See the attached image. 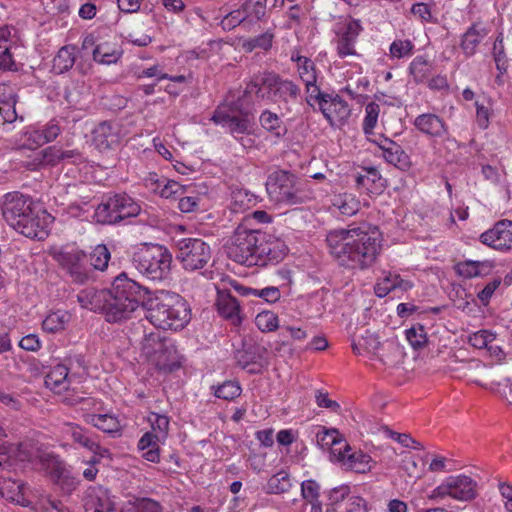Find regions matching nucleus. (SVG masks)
Instances as JSON below:
<instances>
[{
	"mask_svg": "<svg viewBox=\"0 0 512 512\" xmlns=\"http://www.w3.org/2000/svg\"><path fill=\"white\" fill-rule=\"evenodd\" d=\"M141 285L128 278L125 272L115 277L110 289L82 290L77 299L82 308L111 315L114 320H127L134 314L140 320H191L196 317L188 301L179 294L164 300L140 303Z\"/></svg>",
	"mask_w": 512,
	"mask_h": 512,
	"instance_id": "nucleus-1",
	"label": "nucleus"
},
{
	"mask_svg": "<svg viewBox=\"0 0 512 512\" xmlns=\"http://www.w3.org/2000/svg\"><path fill=\"white\" fill-rule=\"evenodd\" d=\"M330 254L349 269L371 267L381 249V233L369 223L351 224L347 228L330 230L326 235Z\"/></svg>",
	"mask_w": 512,
	"mask_h": 512,
	"instance_id": "nucleus-2",
	"label": "nucleus"
},
{
	"mask_svg": "<svg viewBox=\"0 0 512 512\" xmlns=\"http://www.w3.org/2000/svg\"><path fill=\"white\" fill-rule=\"evenodd\" d=\"M1 211L7 224L23 236L39 241L48 237L53 218L46 211L34 213L29 196L16 191L5 194Z\"/></svg>",
	"mask_w": 512,
	"mask_h": 512,
	"instance_id": "nucleus-3",
	"label": "nucleus"
},
{
	"mask_svg": "<svg viewBox=\"0 0 512 512\" xmlns=\"http://www.w3.org/2000/svg\"><path fill=\"white\" fill-rule=\"evenodd\" d=\"M184 323L174 326L173 322H160L150 331L144 330L142 354L149 365L163 375L171 374L182 367L184 357L178 352L174 343L165 336V331H180Z\"/></svg>",
	"mask_w": 512,
	"mask_h": 512,
	"instance_id": "nucleus-4",
	"label": "nucleus"
},
{
	"mask_svg": "<svg viewBox=\"0 0 512 512\" xmlns=\"http://www.w3.org/2000/svg\"><path fill=\"white\" fill-rule=\"evenodd\" d=\"M250 95L271 101L291 111V106L301 100V88L293 80L282 78L275 72L263 71L253 75L247 83L244 96Z\"/></svg>",
	"mask_w": 512,
	"mask_h": 512,
	"instance_id": "nucleus-5",
	"label": "nucleus"
},
{
	"mask_svg": "<svg viewBox=\"0 0 512 512\" xmlns=\"http://www.w3.org/2000/svg\"><path fill=\"white\" fill-rule=\"evenodd\" d=\"M171 263V253L161 245L144 244L137 248L132 256L133 267L148 280L154 282L168 278Z\"/></svg>",
	"mask_w": 512,
	"mask_h": 512,
	"instance_id": "nucleus-6",
	"label": "nucleus"
},
{
	"mask_svg": "<svg viewBox=\"0 0 512 512\" xmlns=\"http://www.w3.org/2000/svg\"><path fill=\"white\" fill-rule=\"evenodd\" d=\"M260 237H264V232L239 225L227 246L228 258L247 267L255 266L258 261L256 250L261 242Z\"/></svg>",
	"mask_w": 512,
	"mask_h": 512,
	"instance_id": "nucleus-7",
	"label": "nucleus"
},
{
	"mask_svg": "<svg viewBox=\"0 0 512 512\" xmlns=\"http://www.w3.org/2000/svg\"><path fill=\"white\" fill-rule=\"evenodd\" d=\"M247 97L243 94L232 106L218 107L212 116V121L226 128L235 139L245 134L249 135L253 129L254 123L250 112L241 108Z\"/></svg>",
	"mask_w": 512,
	"mask_h": 512,
	"instance_id": "nucleus-8",
	"label": "nucleus"
},
{
	"mask_svg": "<svg viewBox=\"0 0 512 512\" xmlns=\"http://www.w3.org/2000/svg\"><path fill=\"white\" fill-rule=\"evenodd\" d=\"M266 190L271 200L288 205L304 201L297 176L286 170H277L268 176Z\"/></svg>",
	"mask_w": 512,
	"mask_h": 512,
	"instance_id": "nucleus-9",
	"label": "nucleus"
},
{
	"mask_svg": "<svg viewBox=\"0 0 512 512\" xmlns=\"http://www.w3.org/2000/svg\"><path fill=\"white\" fill-rule=\"evenodd\" d=\"M176 259L186 271L205 268L211 260V248L200 238H182L176 242Z\"/></svg>",
	"mask_w": 512,
	"mask_h": 512,
	"instance_id": "nucleus-10",
	"label": "nucleus"
},
{
	"mask_svg": "<svg viewBox=\"0 0 512 512\" xmlns=\"http://www.w3.org/2000/svg\"><path fill=\"white\" fill-rule=\"evenodd\" d=\"M52 256L73 283L83 285L93 278L92 268L87 265V255L82 250L60 249Z\"/></svg>",
	"mask_w": 512,
	"mask_h": 512,
	"instance_id": "nucleus-11",
	"label": "nucleus"
},
{
	"mask_svg": "<svg viewBox=\"0 0 512 512\" xmlns=\"http://www.w3.org/2000/svg\"><path fill=\"white\" fill-rule=\"evenodd\" d=\"M477 496V482L466 475L449 476L430 495L431 499L451 497L459 501H471Z\"/></svg>",
	"mask_w": 512,
	"mask_h": 512,
	"instance_id": "nucleus-12",
	"label": "nucleus"
},
{
	"mask_svg": "<svg viewBox=\"0 0 512 512\" xmlns=\"http://www.w3.org/2000/svg\"><path fill=\"white\" fill-rule=\"evenodd\" d=\"M369 141L381 150V155L387 163L402 171H408L411 168L412 162L409 155L392 139L380 134L369 138Z\"/></svg>",
	"mask_w": 512,
	"mask_h": 512,
	"instance_id": "nucleus-13",
	"label": "nucleus"
},
{
	"mask_svg": "<svg viewBox=\"0 0 512 512\" xmlns=\"http://www.w3.org/2000/svg\"><path fill=\"white\" fill-rule=\"evenodd\" d=\"M362 29L360 21L356 19H348L338 28L335 45L340 58L357 55L355 44Z\"/></svg>",
	"mask_w": 512,
	"mask_h": 512,
	"instance_id": "nucleus-14",
	"label": "nucleus"
},
{
	"mask_svg": "<svg viewBox=\"0 0 512 512\" xmlns=\"http://www.w3.org/2000/svg\"><path fill=\"white\" fill-rule=\"evenodd\" d=\"M332 456L335 460L347 469L356 473H366L372 468L371 457L362 451H352L348 443H343V448H335L332 451Z\"/></svg>",
	"mask_w": 512,
	"mask_h": 512,
	"instance_id": "nucleus-15",
	"label": "nucleus"
},
{
	"mask_svg": "<svg viewBox=\"0 0 512 512\" xmlns=\"http://www.w3.org/2000/svg\"><path fill=\"white\" fill-rule=\"evenodd\" d=\"M261 242L256 254L257 264L255 266H266L280 262L287 254L288 248L285 243L264 232V237H260Z\"/></svg>",
	"mask_w": 512,
	"mask_h": 512,
	"instance_id": "nucleus-16",
	"label": "nucleus"
},
{
	"mask_svg": "<svg viewBox=\"0 0 512 512\" xmlns=\"http://www.w3.org/2000/svg\"><path fill=\"white\" fill-rule=\"evenodd\" d=\"M480 241L496 250H508L512 247V221L503 219L480 235Z\"/></svg>",
	"mask_w": 512,
	"mask_h": 512,
	"instance_id": "nucleus-17",
	"label": "nucleus"
},
{
	"mask_svg": "<svg viewBox=\"0 0 512 512\" xmlns=\"http://www.w3.org/2000/svg\"><path fill=\"white\" fill-rule=\"evenodd\" d=\"M319 110L331 126L344 125L351 115L348 103L337 94H329Z\"/></svg>",
	"mask_w": 512,
	"mask_h": 512,
	"instance_id": "nucleus-18",
	"label": "nucleus"
},
{
	"mask_svg": "<svg viewBox=\"0 0 512 512\" xmlns=\"http://www.w3.org/2000/svg\"><path fill=\"white\" fill-rule=\"evenodd\" d=\"M355 186L360 193L379 195L386 187V179L375 167H362L355 175Z\"/></svg>",
	"mask_w": 512,
	"mask_h": 512,
	"instance_id": "nucleus-19",
	"label": "nucleus"
},
{
	"mask_svg": "<svg viewBox=\"0 0 512 512\" xmlns=\"http://www.w3.org/2000/svg\"><path fill=\"white\" fill-rule=\"evenodd\" d=\"M86 512H116L114 497L102 486L90 487L84 497Z\"/></svg>",
	"mask_w": 512,
	"mask_h": 512,
	"instance_id": "nucleus-20",
	"label": "nucleus"
},
{
	"mask_svg": "<svg viewBox=\"0 0 512 512\" xmlns=\"http://www.w3.org/2000/svg\"><path fill=\"white\" fill-rule=\"evenodd\" d=\"M368 322H362L354 333L352 348L353 352L358 355L367 354L369 359H373V355L382 345L375 332H371L367 328Z\"/></svg>",
	"mask_w": 512,
	"mask_h": 512,
	"instance_id": "nucleus-21",
	"label": "nucleus"
},
{
	"mask_svg": "<svg viewBox=\"0 0 512 512\" xmlns=\"http://www.w3.org/2000/svg\"><path fill=\"white\" fill-rule=\"evenodd\" d=\"M437 331L432 322H415L404 331L405 338L414 350H420L433 341Z\"/></svg>",
	"mask_w": 512,
	"mask_h": 512,
	"instance_id": "nucleus-22",
	"label": "nucleus"
},
{
	"mask_svg": "<svg viewBox=\"0 0 512 512\" xmlns=\"http://www.w3.org/2000/svg\"><path fill=\"white\" fill-rule=\"evenodd\" d=\"M489 30L480 22L473 23L462 34L460 40V49L465 57L470 58L477 53L479 45L487 37Z\"/></svg>",
	"mask_w": 512,
	"mask_h": 512,
	"instance_id": "nucleus-23",
	"label": "nucleus"
},
{
	"mask_svg": "<svg viewBox=\"0 0 512 512\" xmlns=\"http://www.w3.org/2000/svg\"><path fill=\"white\" fill-rule=\"evenodd\" d=\"M413 287L411 281L403 279L399 274L393 272H383V276L380 277L375 286V295L379 298L387 296L390 292L395 290L408 291Z\"/></svg>",
	"mask_w": 512,
	"mask_h": 512,
	"instance_id": "nucleus-24",
	"label": "nucleus"
},
{
	"mask_svg": "<svg viewBox=\"0 0 512 512\" xmlns=\"http://www.w3.org/2000/svg\"><path fill=\"white\" fill-rule=\"evenodd\" d=\"M414 126L423 134L440 138L447 133V126L442 118L433 113H424L417 116Z\"/></svg>",
	"mask_w": 512,
	"mask_h": 512,
	"instance_id": "nucleus-25",
	"label": "nucleus"
},
{
	"mask_svg": "<svg viewBox=\"0 0 512 512\" xmlns=\"http://www.w3.org/2000/svg\"><path fill=\"white\" fill-rule=\"evenodd\" d=\"M405 352L403 347L393 340L382 343L380 348L373 355L372 360H378L385 366L393 367L403 361Z\"/></svg>",
	"mask_w": 512,
	"mask_h": 512,
	"instance_id": "nucleus-26",
	"label": "nucleus"
},
{
	"mask_svg": "<svg viewBox=\"0 0 512 512\" xmlns=\"http://www.w3.org/2000/svg\"><path fill=\"white\" fill-rule=\"evenodd\" d=\"M215 306L220 317L227 320H241L240 304L228 291L217 290Z\"/></svg>",
	"mask_w": 512,
	"mask_h": 512,
	"instance_id": "nucleus-27",
	"label": "nucleus"
},
{
	"mask_svg": "<svg viewBox=\"0 0 512 512\" xmlns=\"http://www.w3.org/2000/svg\"><path fill=\"white\" fill-rule=\"evenodd\" d=\"M84 420L86 423L93 425L97 429L108 434H119L121 425L118 418L112 414L101 413H85Z\"/></svg>",
	"mask_w": 512,
	"mask_h": 512,
	"instance_id": "nucleus-28",
	"label": "nucleus"
},
{
	"mask_svg": "<svg viewBox=\"0 0 512 512\" xmlns=\"http://www.w3.org/2000/svg\"><path fill=\"white\" fill-rule=\"evenodd\" d=\"M69 367L67 364H57L45 377V385L56 393L68 389L70 383Z\"/></svg>",
	"mask_w": 512,
	"mask_h": 512,
	"instance_id": "nucleus-29",
	"label": "nucleus"
},
{
	"mask_svg": "<svg viewBox=\"0 0 512 512\" xmlns=\"http://www.w3.org/2000/svg\"><path fill=\"white\" fill-rule=\"evenodd\" d=\"M122 56V51L117 45L110 41L100 40L98 45L92 51V58L95 62L104 65H111L118 62Z\"/></svg>",
	"mask_w": 512,
	"mask_h": 512,
	"instance_id": "nucleus-30",
	"label": "nucleus"
},
{
	"mask_svg": "<svg viewBox=\"0 0 512 512\" xmlns=\"http://www.w3.org/2000/svg\"><path fill=\"white\" fill-rule=\"evenodd\" d=\"M290 59L296 63V71L302 83L313 81V79L319 80L320 72L310 58L301 55L299 51H293Z\"/></svg>",
	"mask_w": 512,
	"mask_h": 512,
	"instance_id": "nucleus-31",
	"label": "nucleus"
},
{
	"mask_svg": "<svg viewBox=\"0 0 512 512\" xmlns=\"http://www.w3.org/2000/svg\"><path fill=\"white\" fill-rule=\"evenodd\" d=\"M112 199L113 208H116V212L119 214V221L139 215L140 205L126 193L115 194Z\"/></svg>",
	"mask_w": 512,
	"mask_h": 512,
	"instance_id": "nucleus-32",
	"label": "nucleus"
},
{
	"mask_svg": "<svg viewBox=\"0 0 512 512\" xmlns=\"http://www.w3.org/2000/svg\"><path fill=\"white\" fill-rule=\"evenodd\" d=\"M118 134L108 122L100 123L93 130V140L99 149H110L118 143Z\"/></svg>",
	"mask_w": 512,
	"mask_h": 512,
	"instance_id": "nucleus-33",
	"label": "nucleus"
},
{
	"mask_svg": "<svg viewBox=\"0 0 512 512\" xmlns=\"http://www.w3.org/2000/svg\"><path fill=\"white\" fill-rule=\"evenodd\" d=\"M246 23L252 29L253 25L261 21L267 12V0H246L240 7Z\"/></svg>",
	"mask_w": 512,
	"mask_h": 512,
	"instance_id": "nucleus-34",
	"label": "nucleus"
},
{
	"mask_svg": "<svg viewBox=\"0 0 512 512\" xmlns=\"http://www.w3.org/2000/svg\"><path fill=\"white\" fill-rule=\"evenodd\" d=\"M257 203V196L242 187L231 190V209L234 212H243Z\"/></svg>",
	"mask_w": 512,
	"mask_h": 512,
	"instance_id": "nucleus-35",
	"label": "nucleus"
},
{
	"mask_svg": "<svg viewBox=\"0 0 512 512\" xmlns=\"http://www.w3.org/2000/svg\"><path fill=\"white\" fill-rule=\"evenodd\" d=\"M433 70V64L424 56H416L409 65V74L417 84L429 80Z\"/></svg>",
	"mask_w": 512,
	"mask_h": 512,
	"instance_id": "nucleus-36",
	"label": "nucleus"
},
{
	"mask_svg": "<svg viewBox=\"0 0 512 512\" xmlns=\"http://www.w3.org/2000/svg\"><path fill=\"white\" fill-rule=\"evenodd\" d=\"M0 494L8 501L22 503L24 501L23 483L19 480L2 477L0 479Z\"/></svg>",
	"mask_w": 512,
	"mask_h": 512,
	"instance_id": "nucleus-37",
	"label": "nucleus"
},
{
	"mask_svg": "<svg viewBox=\"0 0 512 512\" xmlns=\"http://www.w3.org/2000/svg\"><path fill=\"white\" fill-rule=\"evenodd\" d=\"M331 202L333 207L346 216H352L360 209L359 200L350 193L334 195Z\"/></svg>",
	"mask_w": 512,
	"mask_h": 512,
	"instance_id": "nucleus-38",
	"label": "nucleus"
},
{
	"mask_svg": "<svg viewBox=\"0 0 512 512\" xmlns=\"http://www.w3.org/2000/svg\"><path fill=\"white\" fill-rule=\"evenodd\" d=\"M66 433L71 436L74 442L93 453H97L101 449V446L89 437L87 431L77 424H67Z\"/></svg>",
	"mask_w": 512,
	"mask_h": 512,
	"instance_id": "nucleus-39",
	"label": "nucleus"
},
{
	"mask_svg": "<svg viewBox=\"0 0 512 512\" xmlns=\"http://www.w3.org/2000/svg\"><path fill=\"white\" fill-rule=\"evenodd\" d=\"M259 122L262 128L272 133L276 137H281L286 133V127L280 117L270 110H264L260 117Z\"/></svg>",
	"mask_w": 512,
	"mask_h": 512,
	"instance_id": "nucleus-40",
	"label": "nucleus"
},
{
	"mask_svg": "<svg viewBox=\"0 0 512 512\" xmlns=\"http://www.w3.org/2000/svg\"><path fill=\"white\" fill-rule=\"evenodd\" d=\"M113 204L112 197H109L97 205L94 216L98 223L114 224L119 222V214L116 212V208H113Z\"/></svg>",
	"mask_w": 512,
	"mask_h": 512,
	"instance_id": "nucleus-41",
	"label": "nucleus"
},
{
	"mask_svg": "<svg viewBox=\"0 0 512 512\" xmlns=\"http://www.w3.org/2000/svg\"><path fill=\"white\" fill-rule=\"evenodd\" d=\"M234 287L242 295H253V296H256V297H259V298L265 300L268 303H275L281 297V293H280L279 289L274 286L265 287L263 289L241 287L239 285H235Z\"/></svg>",
	"mask_w": 512,
	"mask_h": 512,
	"instance_id": "nucleus-42",
	"label": "nucleus"
},
{
	"mask_svg": "<svg viewBox=\"0 0 512 512\" xmlns=\"http://www.w3.org/2000/svg\"><path fill=\"white\" fill-rule=\"evenodd\" d=\"M75 63V56L71 48L62 47L53 59V71L57 74H63L70 70Z\"/></svg>",
	"mask_w": 512,
	"mask_h": 512,
	"instance_id": "nucleus-43",
	"label": "nucleus"
},
{
	"mask_svg": "<svg viewBox=\"0 0 512 512\" xmlns=\"http://www.w3.org/2000/svg\"><path fill=\"white\" fill-rule=\"evenodd\" d=\"M292 487L289 474L286 471H279L267 482L266 492L269 494H282L288 492Z\"/></svg>",
	"mask_w": 512,
	"mask_h": 512,
	"instance_id": "nucleus-44",
	"label": "nucleus"
},
{
	"mask_svg": "<svg viewBox=\"0 0 512 512\" xmlns=\"http://www.w3.org/2000/svg\"><path fill=\"white\" fill-rule=\"evenodd\" d=\"M273 39V30L268 29L260 35L245 40L242 47L246 52H252L255 49H262L266 51L272 47Z\"/></svg>",
	"mask_w": 512,
	"mask_h": 512,
	"instance_id": "nucleus-45",
	"label": "nucleus"
},
{
	"mask_svg": "<svg viewBox=\"0 0 512 512\" xmlns=\"http://www.w3.org/2000/svg\"><path fill=\"white\" fill-rule=\"evenodd\" d=\"M317 443L321 447H330L331 452L335 448L342 447L343 443H347L344 439H342L339 431L337 429H325L322 428L320 431L316 434Z\"/></svg>",
	"mask_w": 512,
	"mask_h": 512,
	"instance_id": "nucleus-46",
	"label": "nucleus"
},
{
	"mask_svg": "<svg viewBox=\"0 0 512 512\" xmlns=\"http://www.w3.org/2000/svg\"><path fill=\"white\" fill-rule=\"evenodd\" d=\"M111 254L109 249L104 244H99L93 248L90 253L89 261L90 267L95 270L104 271L108 267Z\"/></svg>",
	"mask_w": 512,
	"mask_h": 512,
	"instance_id": "nucleus-47",
	"label": "nucleus"
},
{
	"mask_svg": "<svg viewBox=\"0 0 512 512\" xmlns=\"http://www.w3.org/2000/svg\"><path fill=\"white\" fill-rule=\"evenodd\" d=\"M440 307H430L428 309H421L410 303H400L397 306V314L401 318H407L410 316L415 317H430L437 315L440 312Z\"/></svg>",
	"mask_w": 512,
	"mask_h": 512,
	"instance_id": "nucleus-48",
	"label": "nucleus"
},
{
	"mask_svg": "<svg viewBox=\"0 0 512 512\" xmlns=\"http://www.w3.org/2000/svg\"><path fill=\"white\" fill-rule=\"evenodd\" d=\"M380 113V106L375 102H370L365 107V117L362 123V129L364 134L369 138H374L376 135L373 132L375 128L378 116Z\"/></svg>",
	"mask_w": 512,
	"mask_h": 512,
	"instance_id": "nucleus-49",
	"label": "nucleus"
},
{
	"mask_svg": "<svg viewBox=\"0 0 512 512\" xmlns=\"http://www.w3.org/2000/svg\"><path fill=\"white\" fill-rule=\"evenodd\" d=\"M303 84L306 94L305 101L311 107H314L316 104L319 107L329 95V93L321 91L318 80L313 79V81Z\"/></svg>",
	"mask_w": 512,
	"mask_h": 512,
	"instance_id": "nucleus-50",
	"label": "nucleus"
},
{
	"mask_svg": "<svg viewBox=\"0 0 512 512\" xmlns=\"http://www.w3.org/2000/svg\"><path fill=\"white\" fill-rule=\"evenodd\" d=\"M484 268H488V265L485 262L471 260L459 262L455 265L456 273L465 278L482 275Z\"/></svg>",
	"mask_w": 512,
	"mask_h": 512,
	"instance_id": "nucleus-51",
	"label": "nucleus"
},
{
	"mask_svg": "<svg viewBox=\"0 0 512 512\" xmlns=\"http://www.w3.org/2000/svg\"><path fill=\"white\" fill-rule=\"evenodd\" d=\"M148 420L152 427V431L150 432L158 436L162 441H165L168 435L170 423L168 416L151 412Z\"/></svg>",
	"mask_w": 512,
	"mask_h": 512,
	"instance_id": "nucleus-52",
	"label": "nucleus"
},
{
	"mask_svg": "<svg viewBox=\"0 0 512 512\" xmlns=\"http://www.w3.org/2000/svg\"><path fill=\"white\" fill-rule=\"evenodd\" d=\"M212 389L217 398L228 401L237 398L242 392L241 386L236 381H225L218 386H213Z\"/></svg>",
	"mask_w": 512,
	"mask_h": 512,
	"instance_id": "nucleus-53",
	"label": "nucleus"
},
{
	"mask_svg": "<svg viewBox=\"0 0 512 512\" xmlns=\"http://www.w3.org/2000/svg\"><path fill=\"white\" fill-rule=\"evenodd\" d=\"M492 54L497 70L500 71L501 74H505L508 68V59L505 52L502 33H499L493 43Z\"/></svg>",
	"mask_w": 512,
	"mask_h": 512,
	"instance_id": "nucleus-54",
	"label": "nucleus"
},
{
	"mask_svg": "<svg viewBox=\"0 0 512 512\" xmlns=\"http://www.w3.org/2000/svg\"><path fill=\"white\" fill-rule=\"evenodd\" d=\"M476 106V121L481 129H487L490 124V119L493 115V102L491 99L480 102H475Z\"/></svg>",
	"mask_w": 512,
	"mask_h": 512,
	"instance_id": "nucleus-55",
	"label": "nucleus"
},
{
	"mask_svg": "<svg viewBox=\"0 0 512 512\" xmlns=\"http://www.w3.org/2000/svg\"><path fill=\"white\" fill-rule=\"evenodd\" d=\"M220 24L222 28L226 31H230L240 25L246 30H251L249 24L246 23V18L244 17L241 8L227 13L222 18Z\"/></svg>",
	"mask_w": 512,
	"mask_h": 512,
	"instance_id": "nucleus-56",
	"label": "nucleus"
},
{
	"mask_svg": "<svg viewBox=\"0 0 512 512\" xmlns=\"http://www.w3.org/2000/svg\"><path fill=\"white\" fill-rule=\"evenodd\" d=\"M204 191H198L196 196L194 195H181L179 196L178 208L183 213H190L196 211L200 208L201 202L203 200L202 195L207 193V188L205 186L202 187Z\"/></svg>",
	"mask_w": 512,
	"mask_h": 512,
	"instance_id": "nucleus-57",
	"label": "nucleus"
},
{
	"mask_svg": "<svg viewBox=\"0 0 512 512\" xmlns=\"http://www.w3.org/2000/svg\"><path fill=\"white\" fill-rule=\"evenodd\" d=\"M414 50V44L411 40H394L389 48L390 56L392 58H403L412 55Z\"/></svg>",
	"mask_w": 512,
	"mask_h": 512,
	"instance_id": "nucleus-58",
	"label": "nucleus"
},
{
	"mask_svg": "<svg viewBox=\"0 0 512 512\" xmlns=\"http://www.w3.org/2000/svg\"><path fill=\"white\" fill-rule=\"evenodd\" d=\"M185 192L184 186L174 180L163 179L158 194L162 198H179Z\"/></svg>",
	"mask_w": 512,
	"mask_h": 512,
	"instance_id": "nucleus-59",
	"label": "nucleus"
},
{
	"mask_svg": "<svg viewBox=\"0 0 512 512\" xmlns=\"http://www.w3.org/2000/svg\"><path fill=\"white\" fill-rule=\"evenodd\" d=\"M301 496L308 503L319 501L320 484L314 479L303 481L301 483Z\"/></svg>",
	"mask_w": 512,
	"mask_h": 512,
	"instance_id": "nucleus-60",
	"label": "nucleus"
},
{
	"mask_svg": "<svg viewBox=\"0 0 512 512\" xmlns=\"http://www.w3.org/2000/svg\"><path fill=\"white\" fill-rule=\"evenodd\" d=\"M494 339V334L487 330H480L469 336V343L477 349H482L485 348L488 343L492 342Z\"/></svg>",
	"mask_w": 512,
	"mask_h": 512,
	"instance_id": "nucleus-61",
	"label": "nucleus"
},
{
	"mask_svg": "<svg viewBox=\"0 0 512 512\" xmlns=\"http://www.w3.org/2000/svg\"><path fill=\"white\" fill-rule=\"evenodd\" d=\"M350 488L347 485H341L331 489L328 493V507L334 508L335 505L342 502L349 496Z\"/></svg>",
	"mask_w": 512,
	"mask_h": 512,
	"instance_id": "nucleus-62",
	"label": "nucleus"
},
{
	"mask_svg": "<svg viewBox=\"0 0 512 512\" xmlns=\"http://www.w3.org/2000/svg\"><path fill=\"white\" fill-rule=\"evenodd\" d=\"M41 154V159H44V162H46V166H54L58 164L59 162H61V156L63 155L62 149L56 146H49L41 150Z\"/></svg>",
	"mask_w": 512,
	"mask_h": 512,
	"instance_id": "nucleus-63",
	"label": "nucleus"
},
{
	"mask_svg": "<svg viewBox=\"0 0 512 512\" xmlns=\"http://www.w3.org/2000/svg\"><path fill=\"white\" fill-rule=\"evenodd\" d=\"M26 142L24 146H28L30 149L37 148L45 144V136H43L41 129H31L25 133Z\"/></svg>",
	"mask_w": 512,
	"mask_h": 512,
	"instance_id": "nucleus-64",
	"label": "nucleus"
}]
</instances>
